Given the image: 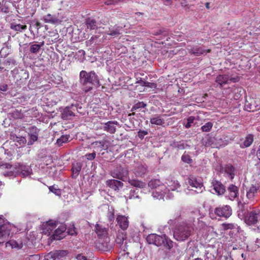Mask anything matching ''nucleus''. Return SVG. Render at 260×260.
Here are the masks:
<instances>
[{
  "label": "nucleus",
  "mask_w": 260,
  "mask_h": 260,
  "mask_svg": "<svg viewBox=\"0 0 260 260\" xmlns=\"http://www.w3.org/2000/svg\"><path fill=\"white\" fill-rule=\"evenodd\" d=\"M127 180L128 181L129 183L134 187L139 188H143L146 186L145 183L142 181L135 179H129V178H128Z\"/></svg>",
  "instance_id": "obj_27"
},
{
  "label": "nucleus",
  "mask_w": 260,
  "mask_h": 260,
  "mask_svg": "<svg viewBox=\"0 0 260 260\" xmlns=\"http://www.w3.org/2000/svg\"><path fill=\"white\" fill-rule=\"evenodd\" d=\"M95 232L99 239H104L106 243L108 242L107 229L99 224H96L95 225Z\"/></svg>",
  "instance_id": "obj_12"
},
{
  "label": "nucleus",
  "mask_w": 260,
  "mask_h": 260,
  "mask_svg": "<svg viewBox=\"0 0 260 260\" xmlns=\"http://www.w3.org/2000/svg\"><path fill=\"white\" fill-rule=\"evenodd\" d=\"M244 109L248 112H253L260 109V95L249 97L246 99Z\"/></svg>",
  "instance_id": "obj_6"
},
{
  "label": "nucleus",
  "mask_w": 260,
  "mask_h": 260,
  "mask_svg": "<svg viewBox=\"0 0 260 260\" xmlns=\"http://www.w3.org/2000/svg\"><path fill=\"white\" fill-rule=\"evenodd\" d=\"M147 106V104L143 102H138L135 104L131 109V111H137L140 108H144Z\"/></svg>",
  "instance_id": "obj_38"
},
{
  "label": "nucleus",
  "mask_w": 260,
  "mask_h": 260,
  "mask_svg": "<svg viewBox=\"0 0 260 260\" xmlns=\"http://www.w3.org/2000/svg\"><path fill=\"white\" fill-rule=\"evenodd\" d=\"M147 172V167L142 165H140L137 167L135 170V174L138 177L143 176Z\"/></svg>",
  "instance_id": "obj_25"
},
{
  "label": "nucleus",
  "mask_w": 260,
  "mask_h": 260,
  "mask_svg": "<svg viewBox=\"0 0 260 260\" xmlns=\"http://www.w3.org/2000/svg\"><path fill=\"white\" fill-rule=\"evenodd\" d=\"M31 257L34 258L35 260H39V257L38 255H31Z\"/></svg>",
  "instance_id": "obj_63"
},
{
  "label": "nucleus",
  "mask_w": 260,
  "mask_h": 260,
  "mask_svg": "<svg viewBox=\"0 0 260 260\" xmlns=\"http://www.w3.org/2000/svg\"><path fill=\"white\" fill-rule=\"evenodd\" d=\"M254 141V136L252 134H248L245 137V140L243 142V145L245 147H249Z\"/></svg>",
  "instance_id": "obj_34"
},
{
  "label": "nucleus",
  "mask_w": 260,
  "mask_h": 260,
  "mask_svg": "<svg viewBox=\"0 0 260 260\" xmlns=\"http://www.w3.org/2000/svg\"><path fill=\"white\" fill-rule=\"evenodd\" d=\"M150 122L152 124L161 126L164 125L165 123L164 119L161 118V116L159 115H155L154 117L151 118Z\"/></svg>",
  "instance_id": "obj_21"
},
{
  "label": "nucleus",
  "mask_w": 260,
  "mask_h": 260,
  "mask_svg": "<svg viewBox=\"0 0 260 260\" xmlns=\"http://www.w3.org/2000/svg\"><path fill=\"white\" fill-rule=\"evenodd\" d=\"M191 231L192 228L188 224H180L175 230L174 237L177 241H184L190 236Z\"/></svg>",
  "instance_id": "obj_3"
},
{
  "label": "nucleus",
  "mask_w": 260,
  "mask_h": 260,
  "mask_svg": "<svg viewBox=\"0 0 260 260\" xmlns=\"http://www.w3.org/2000/svg\"><path fill=\"white\" fill-rule=\"evenodd\" d=\"M163 183L160 182V181L158 179H152L151 180L148 184L149 187H150L152 189H155L157 187H159L160 184H162Z\"/></svg>",
  "instance_id": "obj_31"
},
{
  "label": "nucleus",
  "mask_w": 260,
  "mask_h": 260,
  "mask_svg": "<svg viewBox=\"0 0 260 260\" xmlns=\"http://www.w3.org/2000/svg\"><path fill=\"white\" fill-rule=\"evenodd\" d=\"M48 188L50 192L54 193L56 196L60 197L61 190L57 188V186L54 185L49 186Z\"/></svg>",
  "instance_id": "obj_40"
},
{
  "label": "nucleus",
  "mask_w": 260,
  "mask_h": 260,
  "mask_svg": "<svg viewBox=\"0 0 260 260\" xmlns=\"http://www.w3.org/2000/svg\"><path fill=\"white\" fill-rule=\"evenodd\" d=\"M149 244H153L157 247L162 245L165 248L170 250L173 247V242L165 234L161 236L156 234H150L146 238Z\"/></svg>",
  "instance_id": "obj_2"
},
{
  "label": "nucleus",
  "mask_w": 260,
  "mask_h": 260,
  "mask_svg": "<svg viewBox=\"0 0 260 260\" xmlns=\"http://www.w3.org/2000/svg\"><path fill=\"white\" fill-rule=\"evenodd\" d=\"M117 124L118 122L117 121H109L104 123L103 129L111 134H113L116 132L115 125Z\"/></svg>",
  "instance_id": "obj_16"
},
{
  "label": "nucleus",
  "mask_w": 260,
  "mask_h": 260,
  "mask_svg": "<svg viewBox=\"0 0 260 260\" xmlns=\"http://www.w3.org/2000/svg\"><path fill=\"white\" fill-rule=\"evenodd\" d=\"M258 189V187L254 185H251L247 191V197L248 199H252L257 192Z\"/></svg>",
  "instance_id": "obj_30"
},
{
  "label": "nucleus",
  "mask_w": 260,
  "mask_h": 260,
  "mask_svg": "<svg viewBox=\"0 0 260 260\" xmlns=\"http://www.w3.org/2000/svg\"><path fill=\"white\" fill-rule=\"evenodd\" d=\"M82 168V164L80 162H75L73 164L72 171L73 176L76 177L79 174Z\"/></svg>",
  "instance_id": "obj_28"
},
{
  "label": "nucleus",
  "mask_w": 260,
  "mask_h": 260,
  "mask_svg": "<svg viewBox=\"0 0 260 260\" xmlns=\"http://www.w3.org/2000/svg\"><path fill=\"white\" fill-rule=\"evenodd\" d=\"M35 25L37 27L38 29L41 27V23L38 21L36 22Z\"/></svg>",
  "instance_id": "obj_61"
},
{
  "label": "nucleus",
  "mask_w": 260,
  "mask_h": 260,
  "mask_svg": "<svg viewBox=\"0 0 260 260\" xmlns=\"http://www.w3.org/2000/svg\"><path fill=\"white\" fill-rule=\"evenodd\" d=\"M196 118L193 116L188 117L187 119V123L184 124L186 128H189L191 127V124L193 123Z\"/></svg>",
  "instance_id": "obj_46"
},
{
  "label": "nucleus",
  "mask_w": 260,
  "mask_h": 260,
  "mask_svg": "<svg viewBox=\"0 0 260 260\" xmlns=\"http://www.w3.org/2000/svg\"><path fill=\"white\" fill-rule=\"evenodd\" d=\"M211 184L215 192L218 195H222L225 193V187L221 182L214 179L211 182Z\"/></svg>",
  "instance_id": "obj_13"
},
{
  "label": "nucleus",
  "mask_w": 260,
  "mask_h": 260,
  "mask_svg": "<svg viewBox=\"0 0 260 260\" xmlns=\"http://www.w3.org/2000/svg\"><path fill=\"white\" fill-rule=\"evenodd\" d=\"M181 160L185 163L190 164L192 162V159L190 155L184 152L183 154L181 156Z\"/></svg>",
  "instance_id": "obj_41"
},
{
  "label": "nucleus",
  "mask_w": 260,
  "mask_h": 260,
  "mask_svg": "<svg viewBox=\"0 0 260 260\" xmlns=\"http://www.w3.org/2000/svg\"><path fill=\"white\" fill-rule=\"evenodd\" d=\"M148 134L147 131L144 130H140L138 133V136L139 138L142 140L145 135Z\"/></svg>",
  "instance_id": "obj_54"
},
{
  "label": "nucleus",
  "mask_w": 260,
  "mask_h": 260,
  "mask_svg": "<svg viewBox=\"0 0 260 260\" xmlns=\"http://www.w3.org/2000/svg\"><path fill=\"white\" fill-rule=\"evenodd\" d=\"M229 77L227 75H219L216 78L215 82L221 86L228 83Z\"/></svg>",
  "instance_id": "obj_23"
},
{
  "label": "nucleus",
  "mask_w": 260,
  "mask_h": 260,
  "mask_svg": "<svg viewBox=\"0 0 260 260\" xmlns=\"http://www.w3.org/2000/svg\"><path fill=\"white\" fill-rule=\"evenodd\" d=\"M40 50V46L38 44H33L30 47V51L32 53L36 54Z\"/></svg>",
  "instance_id": "obj_49"
},
{
  "label": "nucleus",
  "mask_w": 260,
  "mask_h": 260,
  "mask_svg": "<svg viewBox=\"0 0 260 260\" xmlns=\"http://www.w3.org/2000/svg\"><path fill=\"white\" fill-rule=\"evenodd\" d=\"M120 30L121 29L119 26L109 28V30L107 34L111 36H116L121 34Z\"/></svg>",
  "instance_id": "obj_36"
},
{
  "label": "nucleus",
  "mask_w": 260,
  "mask_h": 260,
  "mask_svg": "<svg viewBox=\"0 0 260 260\" xmlns=\"http://www.w3.org/2000/svg\"><path fill=\"white\" fill-rule=\"evenodd\" d=\"M228 198L231 200L233 201L237 198L239 196V188L236 185L232 184L228 187Z\"/></svg>",
  "instance_id": "obj_14"
},
{
  "label": "nucleus",
  "mask_w": 260,
  "mask_h": 260,
  "mask_svg": "<svg viewBox=\"0 0 260 260\" xmlns=\"http://www.w3.org/2000/svg\"><path fill=\"white\" fill-rule=\"evenodd\" d=\"M185 184L194 188H201L203 186L202 181L192 175H189L187 177L185 180Z\"/></svg>",
  "instance_id": "obj_10"
},
{
  "label": "nucleus",
  "mask_w": 260,
  "mask_h": 260,
  "mask_svg": "<svg viewBox=\"0 0 260 260\" xmlns=\"http://www.w3.org/2000/svg\"><path fill=\"white\" fill-rule=\"evenodd\" d=\"M116 220L118 225L122 230H125L128 228L129 222L127 218L125 216L118 215Z\"/></svg>",
  "instance_id": "obj_19"
},
{
  "label": "nucleus",
  "mask_w": 260,
  "mask_h": 260,
  "mask_svg": "<svg viewBox=\"0 0 260 260\" xmlns=\"http://www.w3.org/2000/svg\"><path fill=\"white\" fill-rule=\"evenodd\" d=\"M28 135L29 139L27 142L28 145H32L36 141L38 140L39 129L36 126H30L28 129Z\"/></svg>",
  "instance_id": "obj_9"
},
{
  "label": "nucleus",
  "mask_w": 260,
  "mask_h": 260,
  "mask_svg": "<svg viewBox=\"0 0 260 260\" xmlns=\"http://www.w3.org/2000/svg\"><path fill=\"white\" fill-rule=\"evenodd\" d=\"M234 92L235 93V99H238L244 92V90L241 87H238L234 89Z\"/></svg>",
  "instance_id": "obj_47"
},
{
  "label": "nucleus",
  "mask_w": 260,
  "mask_h": 260,
  "mask_svg": "<svg viewBox=\"0 0 260 260\" xmlns=\"http://www.w3.org/2000/svg\"><path fill=\"white\" fill-rule=\"evenodd\" d=\"M106 184L112 189L117 191L123 186V183L120 181L115 179H109L106 181Z\"/></svg>",
  "instance_id": "obj_15"
},
{
  "label": "nucleus",
  "mask_w": 260,
  "mask_h": 260,
  "mask_svg": "<svg viewBox=\"0 0 260 260\" xmlns=\"http://www.w3.org/2000/svg\"><path fill=\"white\" fill-rule=\"evenodd\" d=\"M3 48L0 51V71H9L16 65V61L13 57H7L6 56H3L2 52L4 50Z\"/></svg>",
  "instance_id": "obj_5"
},
{
  "label": "nucleus",
  "mask_w": 260,
  "mask_h": 260,
  "mask_svg": "<svg viewBox=\"0 0 260 260\" xmlns=\"http://www.w3.org/2000/svg\"><path fill=\"white\" fill-rule=\"evenodd\" d=\"M126 239V235L125 232H122L121 233H118L116 238V242L117 244H122L124 240Z\"/></svg>",
  "instance_id": "obj_37"
},
{
  "label": "nucleus",
  "mask_w": 260,
  "mask_h": 260,
  "mask_svg": "<svg viewBox=\"0 0 260 260\" xmlns=\"http://www.w3.org/2000/svg\"><path fill=\"white\" fill-rule=\"evenodd\" d=\"M147 82V81H143V80H140V81L139 82V83L142 85V86H146V83Z\"/></svg>",
  "instance_id": "obj_59"
},
{
  "label": "nucleus",
  "mask_w": 260,
  "mask_h": 260,
  "mask_svg": "<svg viewBox=\"0 0 260 260\" xmlns=\"http://www.w3.org/2000/svg\"><path fill=\"white\" fill-rule=\"evenodd\" d=\"M17 139H18L17 142L20 144H24L26 143V139L24 137H17Z\"/></svg>",
  "instance_id": "obj_56"
},
{
  "label": "nucleus",
  "mask_w": 260,
  "mask_h": 260,
  "mask_svg": "<svg viewBox=\"0 0 260 260\" xmlns=\"http://www.w3.org/2000/svg\"><path fill=\"white\" fill-rule=\"evenodd\" d=\"M187 50L190 53L192 54L195 56H200L204 53H210L211 51L210 49L204 50L200 47H190V48H188Z\"/></svg>",
  "instance_id": "obj_18"
},
{
  "label": "nucleus",
  "mask_w": 260,
  "mask_h": 260,
  "mask_svg": "<svg viewBox=\"0 0 260 260\" xmlns=\"http://www.w3.org/2000/svg\"><path fill=\"white\" fill-rule=\"evenodd\" d=\"M96 156V153L95 151H93L91 153H87L85 155V158L88 160H93Z\"/></svg>",
  "instance_id": "obj_52"
},
{
  "label": "nucleus",
  "mask_w": 260,
  "mask_h": 260,
  "mask_svg": "<svg viewBox=\"0 0 260 260\" xmlns=\"http://www.w3.org/2000/svg\"><path fill=\"white\" fill-rule=\"evenodd\" d=\"M65 142V137L63 135H62L61 137L59 139H58L57 140V144L58 145V146L62 145V143H63Z\"/></svg>",
  "instance_id": "obj_55"
},
{
  "label": "nucleus",
  "mask_w": 260,
  "mask_h": 260,
  "mask_svg": "<svg viewBox=\"0 0 260 260\" xmlns=\"http://www.w3.org/2000/svg\"><path fill=\"white\" fill-rule=\"evenodd\" d=\"M80 78L83 86V90L85 92L91 90L93 85H100L98 76L93 71L89 73L84 70L81 71L80 73Z\"/></svg>",
  "instance_id": "obj_1"
},
{
  "label": "nucleus",
  "mask_w": 260,
  "mask_h": 260,
  "mask_svg": "<svg viewBox=\"0 0 260 260\" xmlns=\"http://www.w3.org/2000/svg\"><path fill=\"white\" fill-rule=\"evenodd\" d=\"M186 145V144L180 141L174 142L172 144L173 147L178 151L184 149L185 148V146Z\"/></svg>",
  "instance_id": "obj_39"
},
{
  "label": "nucleus",
  "mask_w": 260,
  "mask_h": 260,
  "mask_svg": "<svg viewBox=\"0 0 260 260\" xmlns=\"http://www.w3.org/2000/svg\"><path fill=\"white\" fill-rule=\"evenodd\" d=\"M232 215L231 212H217V215L219 217H223L225 219L230 217Z\"/></svg>",
  "instance_id": "obj_53"
},
{
  "label": "nucleus",
  "mask_w": 260,
  "mask_h": 260,
  "mask_svg": "<svg viewBox=\"0 0 260 260\" xmlns=\"http://www.w3.org/2000/svg\"><path fill=\"white\" fill-rule=\"evenodd\" d=\"M10 27L15 31H22L23 30L26 29L27 25L25 24L11 23Z\"/></svg>",
  "instance_id": "obj_33"
},
{
  "label": "nucleus",
  "mask_w": 260,
  "mask_h": 260,
  "mask_svg": "<svg viewBox=\"0 0 260 260\" xmlns=\"http://www.w3.org/2000/svg\"><path fill=\"white\" fill-rule=\"evenodd\" d=\"M181 5L182 7L184 8H187V9H189L190 7L186 0H182V1L181 2Z\"/></svg>",
  "instance_id": "obj_58"
},
{
  "label": "nucleus",
  "mask_w": 260,
  "mask_h": 260,
  "mask_svg": "<svg viewBox=\"0 0 260 260\" xmlns=\"http://www.w3.org/2000/svg\"><path fill=\"white\" fill-rule=\"evenodd\" d=\"M45 258L46 260H55L56 258L55 257L54 251H51L45 255Z\"/></svg>",
  "instance_id": "obj_50"
},
{
  "label": "nucleus",
  "mask_w": 260,
  "mask_h": 260,
  "mask_svg": "<svg viewBox=\"0 0 260 260\" xmlns=\"http://www.w3.org/2000/svg\"><path fill=\"white\" fill-rule=\"evenodd\" d=\"M106 141L103 140L100 141H95L92 143V145L94 146L95 148H100L101 150H106L108 148L107 146L106 145Z\"/></svg>",
  "instance_id": "obj_32"
},
{
  "label": "nucleus",
  "mask_w": 260,
  "mask_h": 260,
  "mask_svg": "<svg viewBox=\"0 0 260 260\" xmlns=\"http://www.w3.org/2000/svg\"><path fill=\"white\" fill-rule=\"evenodd\" d=\"M45 22L50 23H57L59 21L58 19L55 15L48 14L45 15L42 19Z\"/></svg>",
  "instance_id": "obj_24"
},
{
  "label": "nucleus",
  "mask_w": 260,
  "mask_h": 260,
  "mask_svg": "<svg viewBox=\"0 0 260 260\" xmlns=\"http://www.w3.org/2000/svg\"><path fill=\"white\" fill-rule=\"evenodd\" d=\"M146 84V87H149L151 88H156V86H157L156 84H155L154 83L147 82Z\"/></svg>",
  "instance_id": "obj_57"
},
{
  "label": "nucleus",
  "mask_w": 260,
  "mask_h": 260,
  "mask_svg": "<svg viewBox=\"0 0 260 260\" xmlns=\"http://www.w3.org/2000/svg\"><path fill=\"white\" fill-rule=\"evenodd\" d=\"M210 3L207 2L205 4V7L207 9H209L210 8Z\"/></svg>",
  "instance_id": "obj_64"
},
{
  "label": "nucleus",
  "mask_w": 260,
  "mask_h": 260,
  "mask_svg": "<svg viewBox=\"0 0 260 260\" xmlns=\"http://www.w3.org/2000/svg\"><path fill=\"white\" fill-rule=\"evenodd\" d=\"M6 246L11 247L12 248L20 249L22 248L23 244L22 242H18L15 240H11L6 242Z\"/></svg>",
  "instance_id": "obj_26"
},
{
  "label": "nucleus",
  "mask_w": 260,
  "mask_h": 260,
  "mask_svg": "<svg viewBox=\"0 0 260 260\" xmlns=\"http://www.w3.org/2000/svg\"><path fill=\"white\" fill-rule=\"evenodd\" d=\"M55 257L57 259H60L65 256V250H59L54 251Z\"/></svg>",
  "instance_id": "obj_44"
},
{
  "label": "nucleus",
  "mask_w": 260,
  "mask_h": 260,
  "mask_svg": "<svg viewBox=\"0 0 260 260\" xmlns=\"http://www.w3.org/2000/svg\"><path fill=\"white\" fill-rule=\"evenodd\" d=\"M73 30V28L72 27V25L71 24H70L69 25V26L68 27V28H67L66 31H69V32L70 31L72 32Z\"/></svg>",
  "instance_id": "obj_60"
},
{
  "label": "nucleus",
  "mask_w": 260,
  "mask_h": 260,
  "mask_svg": "<svg viewBox=\"0 0 260 260\" xmlns=\"http://www.w3.org/2000/svg\"><path fill=\"white\" fill-rule=\"evenodd\" d=\"M86 24L88 28L95 29L97 28L96 21L91 18H88L86 20Z\"/></svg>",
  "instance_id": "obj_35"
},
{
  "label": "nucleus",
  "mask_w": 260,
  "mask_h": 260,
  "mask_svg": "<svg viewBox=\"0 0 260 260\" xmlns=\"http://www.w3.org/2000/svg\"><path fill=\"white\" fill-rule=\"evenodd\" d=\"M222 170L229 175L231 180L234 178L235 169L233 166L231 164L226 165L222 168Z\"/></svg>",
  "instance_id": "obj_20"
},
{
  "label": "nucleus",
  "mask_w": 260,
  "mask_h": 260,
  "mask_svg": "<svg viewBox=\"0 0 260 260\" xmlns=\"http://www.w3.org/2000/svg\"><path fill=\"white\" fill-rule=\"evenodd\" d=\"M238 216L242 217L244 222L248 225L254 224L257 221V214L255 212H239Z\"/></svg>",
  "instance_id": "obj_8"
},
{
  "label": "nucleus",
  "mask_w": 260,
  "mask_h": 260,
  "mask_svg": "<svg viewBox=\"0 0 260 260\" xmlns=\"http://www.w3.org/2000/svg\"><path fill=\"white\" fill-rule=\"evenodd\" d=\"M12 228V225L2 215L0 216V245L8 239Z\"/></svg>",
  "instance_id": "obj_4"
},
{
  "label": "nucleus",
  "mask_w": 260,
  "mask_h": 260,
  "mask_svg": "<svg viewBox=\"0 0 260 260\" xmlns=\"http://www.w3.org/2000/svg\"><path fill=\"white\" fill-rule=\"evenodd\" d=\"M56 221L53 220H49L46 222L45 228L44 229L43 232L45 234H50L53 230L56 227Z\"/></svg>",
  "instance_id": "obj_22"
},
{
  "label": "nucleus",
  "mask_w": 260,
  "mask_h": 260,
  "mask_svg": "<svg viewBox=\"0 0 260 260\" xmlns=\"http://www.w3.org/2000/svg\"><path fill=\"white\" fill-rule=\"evenodd\" d=\"M101 210L103 211H105L107 210L108 211H113V209H112V207H111V209H110V206L108 204H103L101 206Z\"/></svg>",
  "instance_id": "obj_51"
},
{
  "label": "nucleus",
  "mask_w": 260,
  "mask_h": 260,
  "mask_svg": "<svg viewBox=\"0 0 260 260\" xmlns=\"http://www.w3.org/2000/svg\"><path fill=\"white\" fill-rule=\"evenodd\" d=\"M65 226L58 227L51 236L52 240H59L65 237Z\"/></svg>",
  "instance_id": "obj_17"
},
{
  "label": "nucleus",
  "mask_w": 260,
  "mask_h": 260,
  "mask_svg": "<svg viewBox=\"0 0 260 260\" xmlns=\"http://www.w3.org/2000/svg\"><path fill=\"white\" fill-rule=\"evenodd\" d=\"M232 209L230 206L225 205L221 207L216 208L215 211H230Z\"/></svg>",
  "instance_id": "obj_48"
},
{
  "label": "nucleus",
  "mask_w": 260,
  "mask_h": 260,
  "mask_svg": "<svg viewBox=\"0 0 260 260\" xmlns=\"http://www.w3.org/2000/svg\"><path fill=\"white\" fill-rule=\"evenodd\" d=\"M111 176L123 181H126L129 178L128 171L121 166L117 167L111 172Z\"/></svg>",
  "instance_id": "obj_7"
},
{
  "label": "nucleus",
  "mask_w": 260,
  "mask_h": 260,
  "mask_svg": "<svg viewBox=\"0 0 260 260\" xmlns=\"http://www.w3.org/2000/svg\"><path fill=\"white\" fill-rule=\"evenodd\" d=\"M169 190L165 184H160L159 187H157L153 192L152 196L154 198L160 200L163 199L165 194Z\"/></svg>",
  "instance_id": "obj_11"
},
{
  "label": "nucleus",
  "mask_w": 260,
  "mask_h": 260,
  "mask_svg": "<svg viewBox=\"0 0 260 260\" xmlns=\"http://www.w3.org/2000/svg\"><path fill=\"white\" fill-rule=\"evenodd\" d=\"M66 230H67L66 233H67L69 235L72 236H76L77 235L78 229L75 228L74 224H69L68 227L66 226Z\"/></svg>",
  "instance_id": "obj_29"
},
{
  "label": "nucleus",
  "mask_w": 260,
  "mask_h": 260,
  "mask_svg": "<svg viewBox=\"0 0 260 260\" xmlns=\"http://www.w3.org/2000/svg\"><path fill=\"white\" fill-rule=\"evenodd\" d=\"M168 185L170 186V189L175 190L180 188V185L178 181H170Z\"/></svg>",
  "instance_id": "obj_42"
},
{
  "label": "nucleus",
  "mask_w": 260,
  "mask_h": 260,
  "mask_svg": "<svg viewBox=\"0 0 260 260\" xmlns=\"http://www.w3.org/2000/svg\"><path fill=\"white\" fill-rule=\"evenodd\" d=\"M213 123L211 122H208L201 127V130L204 132H208L211 129Z\"/></svg>",
  "instance_id": "obj_45"
},
{
  "label": "nucleus",
  "mask_w": 260,
  "mask_h": 260,
  "mask_svg": "<svg viewBox=\"0 0 260 260\" xmlns=\"http://www.w3.org/2000/svg\"><path fill=\"white\" fill-rule=\"evenodd\" d=\"M256 155L258 158H260V145L259 146L258 149L257 151Z\"/></svg>",
  "instance_id": "obj_62"
},
{
  "label": "nucleus",
  "mask_w": 260,
  "mask_h": 260,
  "mask_svg": "<svg viewBox=\"0 0 260 260\" xmlns=\"http://www.w3.org/2000/svg\"><path fill=\"white\" fill-rule=\"evenodd\" d=\"M222 226L224 230L229 229L232 230L235 229H237L238 228V226L237 224H234L233 223H223L222 224Z\"/></svg>",
  "instance_id": "obj_43"
}]
</instances>
